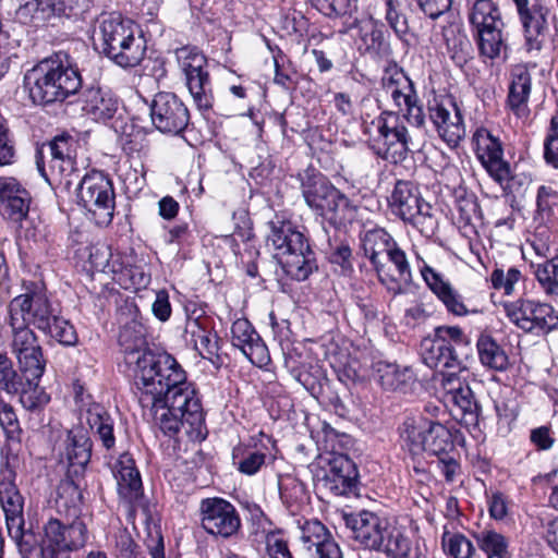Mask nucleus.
<instances>
[{
	"instance_id": "nucleus-1",
	"label": "nucleus",
	"mask_w": 558,
	"mask_h": 558,
	"mask_svg": "<svg viewBox=\"0 0 558 558\" xmlns=\"http://www.w3.org/2000/svg\"><path fill=\"white\" fill-rule=\"evenodd\" d=\"M125 372L133 378L138 402L143 409L155 405L161 397L186 379L185 371L167 352L147 347L142 324L131 322L119 333Z\"/></svg>"
},
{
	"instance_id": "nucleus-2",
	"label": "nucleus",
	"mask_w": 558,
	"mask_h": 558,
	"mask_svg": "<svg viewBox=\"0 0 558 558\" xmlns=\"http://www.w3.org/2000/svg\"><path fill=\"white\" fill-rule=\"evenodd\" d=\"M342 520L350 531L349 536L363 549L383 554L387 558H426L402 530L373 511L343 513Z\"/></svg>"
},
{
	"instance_id": "nucleus-3",
	"label": "nucleus",
	"mask_w": 558,
	"mask_h": 558,
	"mask_svg": "<svg viewBox=\"0 0 558 558\" xmlns=\"http://www.w3.org/2000/svg\"><path fill=\"white\" fill-rule=\"evenodd\" d=\"M24 86L34 104L49 105L76 94L82 78L70 54L58 51L26 71Z\"/></svg>"
},
{
	"instance_id": "nucleus-4",
	"label": "nucleus",
	"mask_w": 558,
	"mask_h": 558,
	"mask_svg": "<svg viewBox=\"0 0 558 558\" xmlns=\"http://www.w3.org/2000/svg\"><path fill=\"white\" fill-rule=\"evenodd\" d=\"M4 324L9 327V347L24 377L40 379L46 369V359L33 324V308L25 293L13 298L7 306Z\"/></svg>"
},
{
	"instance_id": "nucleus-5",
	"label": "nucleus",
	"mask_w": 558,
	"mask_h": 558,
	"mask_svg": "<svg viewBox=\"0 0 558 558\" xmlns=\"http://www.w3.org/2000/svg\"><path fill=\"white\" fill-rule=\"evenodd\" d=\"M155 424L168 436L182 428L191 438H199L205 423L201 399L194 385L186 379L150 405Z\"/></svg>"
},
{
	"instance_id": "nucleus-6",
	"label": "nucleus",
	"mask_w": 558,
	"mask_h": 558,
	"mask_svg": "<svg viewBox=\"0 0 558 558\" xmlns=\"http://www.w3.org/2000/svg\"><path fill=\"white\" fill-rule=\"evenodd\" d=\"M97 47L121 68L137 66L146 54V40L137 26L121 14L109 13L99 20Z\"/></svg>"
},
{
	"instance_id": "nucleus-7",
	"label": "nucleus",
	"mask_w": 558,
	"mask_h": 558,
	"mask_svg": "<svg viewBox=\"0 0 558 558\" xmlns=\"http://www.w3.org/2000/svg\"><path fill=\"white\" fill-rule=\"evenodd\" d=\"M267 243L274 247L284 272L303 281L317 269L315 253L307 238L291 220L276 216L268 223Z\"/></svg>"
},
{
	"instance_id": "nucleus-8",
	"label": "nucleus",
	"mask_w": 558,
	"mask_h": 558,
	"mask_svg": "<svg viewBox=\"0 0 558 558\" xmlns=\"http://www.w3.org/2000/svg\"><path fill=\"white\" fill-rule=\"evenodd\" d=\"M425 365L434 369L463 371L473 357L471 340L458 326H439L420 344Z\"/></svg>"
},
{
	"instance_id": "nucleus-9",
	"label": "nucleus",
	"mask_w": 558,
	"mask_h": 558,
	"mask_svg": "<svg viewBox=\"0 0 558 558\" xmlns=\"http://www.w3.org/2000/svg\"><path fill=\"white\" fill-rule=\"evenodd\" d=\"M112 474L117 481L119 497L132 507L140 509L146 521L145 545L151 558H165L163 537L160 527L150 522L149 507L143 498V484L140 471L134 459L129 453H122L112 466Z\"/></svg>"
},
{
	"instance_id": "nucleus-10",
	"label": "nucleus",
	"mask_w": 558,
	"mask_h": 558,
	"mask_svg": "<svg viewBox=\"0 0 558 558\" xmlns=\"http://www.w3.org/2000/svg\"><path fill=\"white\" fill-rule=\"evenodd\" d=\"M468 17L482 57L495 60L507 51L505 22L497 0H468Z\"/></svg>"
},
{
	"instance_id": "nucleus-11",
	"label": "nucleus",
	"mask_w": 558,
	"mask_h": 558,
	"mask_svg": "<svg viewBox=\"0 0 558 558\" xmlns=\"http://www.w3.org/2000/svg\"><path fill=\"white\" fill-rule=\"evenodd\" d=\"M302 194L308 207L328 220L331 225L340 227L353 220L355 207L351 201L330 184L322 174H306L302 179Z\"/></svg>"
},
{
	"instance_id": "nucleus-12",
	"label": "nucleus",
	"mask_w": 558,
	"mask_h": 558,
	"mask_svg": "<svg viewBox=\"0 0 558 558\" xmlns=\"http://www.w3.org/2000/svg\"><path fill=\"white\" fill-rule=\"evenodd\" d=\"M391 213L402 221L411 223L421 234L432 236L438 227L432 206L426 203L415 183L398 180L388 198Z\"/></svg>"
},
{
	"instance_id": "nucleus-13",
	"label": "nucleus",
	"mask_w": 558,
	"mask_h": 558,
	"mask_svg": "<svg viewBox=\"0 0 558 558\" xmlns=\"http://www.w3.org/2000/svg\"><path fill=\"white\" fill-rule=\"evenodd\" d=\"M76 185L77 203L97 226L111 223L114 214V190L111 180L100 171L93 170L78 177Z\"/></svg>"
},
{
	"instance_id": "nucleus-14",
	"label": "nucleus",
	"mask_w": 558,
	"mask_h": 558,
	"mask_svg": "<svg viewBox=\"0 0 558 558\" xmlns=\"http://www.w3.org/2000/svg\"><path fill=\"white\" fill-rule=\"evenodd\" d=\"M180 69L184 73L185 84L193 104L202 114H207L214 107V92L206 57L195 47H182L175 51Z\"/></svg>"
},
{
	"instance_id": "nucleus-15",
	"label": "nucleus",
	"mask_w": 558,
	"mask_h": 558,
	"mask_svg": "<svg viewBox=\"0 0 558 558\" xmlns=\"http://www.w3.org/2000/svg\"><path fill=\"white\" fill-rule=\"evenodd\" d=\"M50 160V173L46 171L43 151L36 154L38 172L50 184L58 183L65 190H70L74 181L78 180L80 170L75 167L76 142L70 135L56 136L48 144Z\"/></svg>"
},
{
	"instance_id": "nucleus-16",
	"label": "nucleus",
	"mask_w": 558,
	"mask_h": 558,
	"mask_svg": "<svg viewBox=\"0 0 558 558\" xmlns=\"http://www.w3.org/2000/svg\"><path fill=\"white\" fill-rule=\"evenodd\" d=\"M26 294L33 308V325L62 345H75L78 337L74 326L60 316V311L53 306L47 293L44 290H32Z\"/></svg>"
},
{
	"instance_id": "nucleus-17",
	"label": "nucleus",
	"mask_w": 558,
	"mask_h": 558,
	"mask_svg": "<svg viewBox=\"0 0 558 558\" xmlns=\"http://www.w3.org/2000/svg\"><path fill=\"white\" fill-rule=\"evenodd\" d=\"M399 112L385 110L378 118L377 155L392 163L402 162L411 151V137Z\"/></svg>"
},
{
	"instance_id": "nucleus-18",
	"label": "nucleus",
	"mask_w": 558,
	"mask_h": 558,
	"mask_svg": "<svg viewBox=\"0 0 558 558\" xmlns=\"http://www.w3.org/2000/svg\"><path fill=\"white\" fill-rule=\"evenodd\" d=\"M383 89L387 98H389L397 112H402L401 117L416 126L425 125V113L420 102L414 83L399 70L386 72L381 78Z\"/></svg>"
},
{
	"instance_id": "nucleus-19",
	"label": "nucleus",
	"mask_w": 558,
	"mask_h": 558,
	"mask_svg": "<svg viewBox=\"0 0 558 558\" xmlns=\"http://www.w3.org/2000/svg\"><path fill=\"white\" fill-rule=\"evenodd\" d=\"M508 319L525 332H548L558 325V315L551 305L530 299L504 303Z\"/></svg>"
},
{
	"instance_id": "nucleus-20",
	"label": "nucleus",
	"mask_w": 558,
	"mask_h": 558,
	"mask_svg": "<svg viewBox=\"0 0 558 558\" xmlns=\"http://www.w3.org/2000/svg\"><path fill=\"white\" fill-rule=\"evenodd\" d=\"M428 118L439 137L456 147L465 136L461 109L451 96H435L427 104Z\"/></svg>"
},
{
	"instance_id": "nucleus-21",
	"label": "nucleus",
	"mask_w": 558,
	"mask_h": 558,
	"mask_svg": "<svg viewBox=\"0 0 558 558\" xmlns=\"http://www.w3.org/2000/svg\"><path fill=\"white\" fill-rule=\"evenodd\" d=\"M153 125L161 133L180 135L190 123V111L181 98L173 93L160 92L150 105Z\"/></svg>"
},
{
	"instance_id": "nucleus-22",
	"label": "nucleus",
	"mask_w": 558,
	"mask_h": 558,
	"mask_svg": "<svg viewBox=\"0 0 558 558\" xmlns=\"http://www.w3.org/2000/svg\"><path fill=\"white\" fill-rule=\"evenodd\" d=\"M201 524L211 535L228 538L238 533L241 519L235 507L226 499L205 498L199 505Z\"/></svg>"
},
{
	"instance_id": "nucleus-23",
	"label": "nucleus",
	"mask_w": 558,
	"mask_h": 558,
	"mask_svg": "<svg viewBox=\"0 0 558 558\" xmlns=\"http://www.w3.org/2000/svg\"><path fill=\"white\" fill-rule=\"evenodd\" d=\"M0 504L5 514L10 537L15 542L20 553H28L31 542L27 537L32 535L24 530V499L15 483L0 485Z\"/></svg>"
},
{
	"instance_id": "nucleus-24",
	"label": "nucleus",
	"mask_w": 558,
	"mask_h": 558,
	"mask_svg": "<svg viewBox=\"0 0 558 558\" xmlns=\"http://www.w3.org/2000/svg\"><path fill=\"white\" fill-rule=\"evenodd\" d=\"M357 476L356 465L347 454L331 453L322 483L335 496H348L355 490Z\"/></svg>"
},
{
	"instance_id": "nucleus-25",
	"label": "nucleus",
	"mask_w": 558,
	"mask_h": 558,
	"mask_svg": "<svg viewBox=\"0 0 558 558\" xmlns=\"http://www.w3.org/2000/svg\"><path fill=\"white\" fill-rule=\"evenodd\" d=\"M302 549L308 558H343L331 532L318 520L306 521L301 529Z\"/></svg>"
},
{
	"instance_id": "nucleus-26",
	"label": "nucleus",
	"mask_w": 558,
	"mask_h": 558,
	"mask_svg": "<svg viewBox=\"0 0 558 558\" xmlns=\"http://www.w3.org/2000/svg\"><path fill=\"white\" fill-rule=\"evenodd\" d=\"M474 151L489 177L500 178L508 163L504 158V145L498 135L486 128H477L472 137Z\"/></svg>"
},
{
	"instance_id": "nucleus-27",
	"label": "nucleus",
	"mask_w": 558,
	"mask_h": 558,
	"mask_svg": "<svg viewBox=\"0 0 558 558\" xmlns=\"http://www.w3.org/2000/svg\"><path fill=\"white\" fill-rule=\"evenodd\" d=\"M441 386L448 401L461 411V421L466 425H476L481 408L470 386L462 381L454 372L442 375Z\"/></svg>"
},
{
	"instance_id": "nucleus-28",
	"label": "nucleus",
	"mask_w": 558,
	"mask_h": 558,
	"mask_svg": "<svg viewBox=\"0 0 558 558\" xmlns=\"http://www.w3.org/2000/svg\"><path fill=\"white\" fill-rule=\"evenodd\" d=\"M231 333L232 344L239 348L253 365L262 367L268 364V349L247 319L235 320L231 326Z\"/></svg>"
},
{
	"instance_id": "nucleus-29",
	"label": "nucleus",
	"mask_w": 558,
	"mask_h": 558,
	"mask_svg": "<svg viewBox=\"0 0 558 558\" xmlns=\"http://www.w3.org/2000/svg\"><path fill=\"white\" fill-rule=\"evenodd\" d=\"M385 259L391 263L393 269L388 268L383 262L376 271L378 279L393 295L400 294L404 287L412 281V270L407 254L396 243Z\"/></svg>"
},
{
	"instance_id": "nucleus-30",
	"label": "nucleus",
	"mask_w": 558,
	"mask_h": 558,
	"mask_svg": "<svg viewBox=\"0 0 558 558\" xmlns=\"http://www.w3.org/2000/svg\"><path fill=\"white\" fill-rule=\"evenodd\" d=\"M29 204L28 191L15 178L0 177V211L3 217L20 222L27 216Z\"/></svg>"
},
{
	"instance_id": "nucleus-31",
	"label": "nucleus",
	"mask_w": 558,
	"mask_h": 558,
	"mask_svg": "<svg viewBox=\"0 0 558 558\" xmlns=\"http://www.w3.org/2000/svg\"><path fill=\"white\" fill-rule=\"evenodd\" d=\"M420 270L427 287L450 314L454 316H465L470 313L462 295L445 279L444 275L425 263Z\"/></svg>"
},
{
	"instance_id": "nucleus-32",
	"label": "nucleus",
	"mask_w": 558,
	"mask_h": 558,
	"mask_svg": "<svg viewBox=\"0 0 558 558\" xmlns=\"http://www.w3.org/2000/svg\"><path fill=\"white\" fill-rule=\"evenodd\" d=\"M531 89L532 77L529 69L523 64L514 65L510 72L507 106L520 119H525L530 114Z\"/></svg>"
},
{
	"instance_id": "nucleus-33",
	"label": "nucleus",
	"mask_w": 558,
	"mask_h": 558,
	"mask_svg": "<svg viewBox=\"0 0 558 558\" xmlns=\"http://www.w3.org/2000/svg\"><path fill=\"white\" fill-rule=\"evenodd\" d=\"M549 8L543 3L539 7H533L531 11L518 17L522 26L524 46L529 52L541 51L545 45L549 25Z\"/></svg>"
},
{
	"instance_id": "nucleus-34",
	"label": "nucleus",
	"mask_w": 558,
	"mask_h": 558,
	"mask_svg": "<svg viewBox=\"0 0 558 558\" xmlns=\"http://www.w3.org/2000/svg\"><path fill=\"white\" fill-rule=\"evenodd\" d=\"M118 106V99L110 90L90 87L83 93V110L94 120L111 119Z\"/></svg>"
},
{
	"instance_id": "nucleus-35",
	"label": "nucleus",
	"mask_w": 558,
	"mask_h": 558,
	"mask_svg": "<svg viewBox=\"0 0 558 558\" xmlns=\"http://www.w3.org/2000/svg\"><path fill=\"white\" fill-rule=\"evenodd\" d=\"M62 456L72 466L84 468L87 465L92 457V441L84 427L76 426L66 430Z\"/></svg>"
},
{
	"instance_id": "nucleus-36",
	"label": "nucleus",
	"mask_w": 558,
	"mask_h": 558,
	"mask_svg": "<svg viewBox=\"0 0 558 558\" xmlns=\"http://www.w3.org/2000/svg\"><path fill=\"white\" fill-rule=\"evenodd\" d=\"M86 423L106 449L109 450L114 447V421L104 405L92 403L86 410Z\"/></svg>"
},
{
	"instance_id": "nucleus-37",
	"label": "nucleus",
	"mask_w": 558,
	"mask_h": 558,
	"mask_svg": "<svg viewBox=\"0 0 558 558\" xmlns=\"http://www.w3.org/2000/svg\"><path fill=\"white\" fill-rule=\"evenodd\" d=\"M395 244L392 236L384 229L367 230L361 238L363 253L376 271Z\"/></svg>"
},
{
	"instance_id": "nucleus-38",
	"label": "nucleus",
	"mask_w": 558,
	"mask_h": 558,
	"mask_svg": "<svg viewBox=\"0 0 558 558\" xmlns=\"http://www.w3.org/2000/svg\"><path fill=\"white\" fill-rule=\"evenodd\" d=\"M429 422L430 420L424 417H407L399 426L401 445L411 454L424 452Z\"/></svg>"
},
{
	"instance_id": "nucleus-39",
	"label": "nucleus",
	"mask_w": 558,
	"mask_h": 558,
	"mask_svg": "<svg viewBox=\"0 0 558 558\" xmlns=\"http://www.w3.org/2000/svg\"><path fill=\"white\" fill-rule=\"evenodd\" d=\"M374 372L380 385L388 390H399L409 386L414 380L412 371L408 367L400 369L395 363L378 361L374 364Z\"/></svg>"
},
{
	"instance_id": "nucleus-40",
	"label": "nucleus",
	"mask_w": 558,
	"mask_h": 558,
	"mask_svg": "<svg viewBox=\"0 0 558 558\" xmlns=\"http://www.w3.org/2000/svg\"><path fill=\"white\" fill-rule=\"evenodd\" d=\"M481 363L490 369L502 372L509 366V357L505 350L489 335L482 333L476 342Z\"/></svg>"
},
{
	"instance_id": "nucleus-41",
	"label": "nucleus",
	"mask_w": 558,
	"mask_h": 558,
	"mask_svg": "<svg viewBox=\"0 0 558 558\" xmlns=\"http://www.w3.org/2000/svg\"><path fill=\"white\" fill-rule=\"evenodd\" d=\"M185 331L191 336V342L202 357L213 361L214 356H217V336L207 330L198 319L189 320Z\"/></svg>"
},
{
	"instance_id": "nucleus-42",
	"label": "nucleus",
	"mask_w": 558,
	"mask_h": 558,
	"mask_svg": "<svg viewBox=\"0 0 558 558\" xmlns=\"http://www.w3.org/2000/svg\"><path fill=\"white\" fill-rule=\"evenodd\" d=\"M453 449L454 439L450 429L439 422L430 421L424 451L440 457L450 453Z\"/></svg>"
},
{
	"instance_id": "nucleus-43",
	"label": "nucleus",
	"mask_w": 558,
	"mask_h": 558,
	"mask_svg": "<svg viewBox=\"0 0 558 558\" xmlns=\"http://www.w3.org/2000/svg\"><path fill=\"white\" fill-rule=\"evenodd\" d=\"M502 172L500 178L495 174L490 178L502 187L506 195H512L513 197L524 196L533 182L532 174L525 171L512 172L509 162L505 166V171Z\"/></svg>"
},
{
	"instance_id": "nucleus-44",
	"label": "nucleus",
	"mask_w": 558,
	"mask_h": 558,
	"mask_svg": "<svg viewBox=\"0 0 558 558\" xmlns=\"http://www.w3.org/2000/svg\"><path fill=\"white\" fill-rule=\"evenodd\" d=\"M19 14L29 20L35 26L49 22L58 16L56 0H25L20 7Z\"/></svg>"
},
{
	"instance_id": "nucleus-45",
	"label": "nucleus",
	"mask_w": 558,
	"mask_h": 558,
	"mask_svg": "<svg viewBox=\"0 0 558 558\" xmlns=\"http://www.w3.org/2000/svg\"><path fill=\"white\" fill-rule=\"evenodd\" d=\"M354 27L357 28V37L362 43L360 49L364 48L369 53H379L386 50L384 32L373 20L357 22Z\"/></svg>"
},
{
	"instance_id": "nucleus-46",
	"label": "nucleus",
	"mask_w": 558,
	"mask_h": 558,
	"mask_svg": "<svg viewBox=\"0 0 558 558\" xmlns=\"http://www.w3.org/2000/svg\"><path fill=\"white\" fill-rule=\"evenodd\" d=\"M444 553L451 558H473L476 549L473 543L462 533L445 530L441 535Z\"/></svg>"
},
{
	"instance_id": "nucleus-47",
	"label": "nucleus",
	"mask_w": 558,
	"mask_h": 558,
	"mask_svg": "<svg viewBox=\"0 0 558 558\" xmlns=\"http://www.w3.org/2000/svg\"><path fill=\"white\" fill-rule=\"evenodd\" d=\"M476 543L488 558H507L508 539L494 530H483L474 534Z\"/></svg>"
},
{
	"instance_id": "nucleus-48",
	"label": "nucleus",
	"mask_w": 558,
	"mask_h": 558,
	"mask_svg": "<svg viewBox=\"0 0 558 558\" xmlns=\"http://www.w3.org/2000/svg\"><path fill=\"white\" fill-rule=\"evenodd\" d=\"M25 378L23 389L19 392L21 404L27 411H37L45 408L50 402V396L44 387L39 386L40 379Z\"/></svg>"
},
{
	"instance_id": "nucleus-49",
	"label": "nucleus",
	"mask_w": 558,
	"mask_h": 558,
	"mask_svg": "<svg viewBox=\"0 0 558 558\" xmlns=\"http://www.w3.org/2000/svg\"><path fill=\"white\" fill-rule=\"evenodd\" d=\"M556 210H558V191L550 185H539L536 192V219L544 222L551 221Z\"/></svg>"
},
{
	"instance_id": "nucleus-50",
	"label": "nucleus",
	"mask_w": 558,
	"mask_h": 558,
	"mask_svg": "<svg viewBox=\"0 0 558 558\" xmlns=\"http://www.w3.org/2000/svg\"><path fill=\"white\" fill-rule=\"evenodd\" d=\"M23 376L14 368L9 356H0V391L10 396H17L25 383Z\"/></svg>"
},
{
	"instance_id": "nucleus-51",
	"label": "nucleus",
	"mask_w": 558,
	"mask_h": 558,
	"mask_svg": "<svg viewBox=\"0 0 558 558\" xmlns=\"http://www.w3.org/2000/svg\"><path fill=\"white\" fill-rule=\"evenodd\" d=\"M534 275L546 294L558 295V255L534 266Z\"/></svg>"
},
{
	"instance_id": "nucleus-52",
	"label": "nucleus",
	"mask_w": 558,
	"mask_h": 558,
	"mask_svg": "<svg viewBox=\"0 0 558 558\" xmlns=\"http://www.w3.org/2000/svg\"><path fill=\"white\" fill-rule=\"evenodd\" d=\"M66 525H63L58 519H50L44 525V537L41 549L63 550L65 545Z\"/></svg>"
},
{
	"instance_id": "nucleus-53",
	"label": "nucleus",
	"mask_w": 558,
	"mask_h": 558,
	"mask_svg": "<svg viewBox=\"0 0 558 558\" xmlns=\"http://www.w3.org/2000/svg\"><path fill=\"white\" fill-rule=\"evenodd\" d=\"M522 279L523 276L517 267H510L507 271L501 268H496L490 274L493 288L502 290L507 295H511L514 292V286Z\"/></svg>"
},
{
	"instance_id": "nucleus-54",
	"label": "nucleus",
	"mask_w": 558,
	"mask_h": 558,
	"mask_svg": "<svg viewBox=\"0 0 558 558\" xmlns=\"http://www.w3.org/2000/svg\"><path fill=\"white\" fill-rule=\"evenodd\" d=\"M544 159L547 165L558 169V113L550 119L544 141Z\"/></svg>"
},
{
	"instance_id": "nucleus-55",
	"label": "nucleus",
	"mask_w": 558,
	"mask_h": 558,
	"mask_svg": "<svg viewBox=\"0 0 558 558\" xmlns=\"http://www.w3.org/2000/svg\"><path fill=\"white\" fill-rule=\"evenodd\" d=\"M21 461L19 456L10 447L1 450L0 458V485L13 484L16 480V471Z\"/></svg>"
},
{
	"instance_id": "nucleus-56",
	"label": "nucleus",
	"mask_w": 558,
	"mask_h": 558,
	"mask_svg": "<svg viewBox=\"0 0 558 558\" xmlns=\"http://www.w3.org/2000/svg\"><path fill=\"white\" fill-rule=\"evenodd\" d=\"M88 539L87 527L82 520H74L66 525L64 553L75 551L83 548Z\"/></svg>"
},
{
	"instance_id": "nucleus-57",
	"label": "nucleus",
	"mask_w": 558,
	"mask_h": 558,
	"mask_svg": "<svg viewBox=\"0 0 558 558\" xmlns=\"http://www.w3.org/2000/svg\"><path fill=\"white\" fill-rule=\"evenodd\" d=\"M313 5L328 17H338L348 13L350 0H312Z\"/></svg>"
},
{
	"instance_id": "nucleus-58",
	"label": "nucleus",
	"mask_w": 558,
	"mask_h": 558,
	"mask_svg": "<svg viewBox=\"0 0 558 558\" xmlns=\"http://www.w3.org/2000/svg\"><path fill=\"white\" fill-rule=\"evenodd\" d=\"M0 425L9 436L20 432V424L14 409L0 396Z\"/></svg>"
},
{
	"instance_id": "nucleus-59",
	"label": "nucleus",
	"mask_w": 558,
	"mask_h": 558,
	"mask_svg": "<svg viewBox=\"0 0 558 558\" xmlns=\"http://www.w3.org/2000/svg\"><path fill=\"white\" fill-rule=\"evenodd\" d=\"M111 253L107 246L94 247L89 253V263L92 267L101 272H114L116 269L110 264Z\"/></svg>"
},
{
	"instance_id": "nucleus-60",
	"label": "nucleus",
	"mask_w": 558,
	"mask_h": 558,
	"mask_svg": "<svg viewBox=\"0 0 558 558\" xmlns=\"http://www.w3.org/2000/svg\"><path fill=\"white\" fill-rule=\"evenodd\" d=\"M58 16H77L88 10L92 0H56Z\"/></svg>"
},
{
	"instance_id": "nucleus-61",
	"label": "nucleus",
	"mask_w": 558,
	"mask_h": 558,
	"mask_svg": "<svg viewBox=\"0 0 558 558\" xmlns=\"http://www.w3.org/2000/svg\"><path fill=\"white\" fill-rule=\"evenodd\" d=\"M420 9L430 19L436 20L447 12L452 0H416Z\"/></svg>"
},
{
	"instance_id": "nucleus-62",
	"label": "nucleus",
	"mask_w": 558,
	"mask_h": 558,
	"mask_svg": "<svg viewBox=\"0 0 558 558\" xmlns=\"http://www.w3.org/2000/svg\"><path fill=\"white\" fill-rule=\"evenodd\" d=\"M266 550L269 558H293L288 543L274 534L266 538Z\"/></svg>"
},
{
	"instance_id": "nucleus-63",
	"label": "nucleus",
	"mask_w": 558,
	"mask_h": 558,
	"mask_svg": "<svg viewBox=\"0 0 558 558\" xmlns=\"http://www.w3.org/2000/svg\"><path fill=\"white\" fill-rule=\"evenodd\" d=\"M266 456L262 452H250L239 462V471L246 475H254L265 463Z\"/></svg>"
},
{
	"instance_id": "nucleus-64",
	"label": "nucleus",
	"mask_w": 558,
	"mask_h": 558,
	"mask_svg": "<svg viewBox=\"0 0 558 558\" xmlns=\"http://www.w3.org/2000/svg\"><path fill=\"white\" fill-rule=\"evenodd\" d=\"M116 548L121 558H136L137 545L125 531L116 535Z\"/></svg>"
}]
</instances>
